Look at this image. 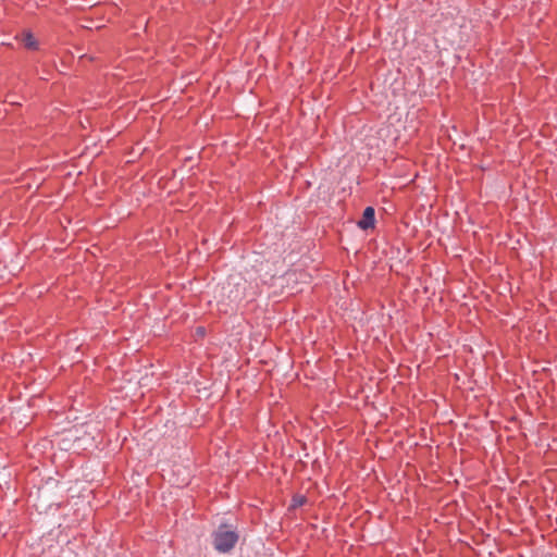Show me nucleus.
<instances>
[{"mask_svg":"<svg viewBox=\"0 0 557 557\" xmlns=\"http://www.w3.org/2000/svg\"><path fill=\"white\" fill-rule=\"evenodd\" d=\"M375 223V211L373 207H367L363 210L362 218L358 221V226L361 230L373 228Z\"/></svg>","mask_w":557,"mask_h":557,"instance_id":"nucleus-3","label":"nucleus"},{"mask_svg":"<svg viewBox=\"0 0 557 557\" xmlns=\"http://www.w3.org/2000/svg\"><path fill=\"white\" fill-rule=\"evenodd\" d=\"M247 296V281L245 278H239L236 283L233 284V288L228 292V299L233 302H239Z\"/></svg>","mask_w":557,"mask_h":557,"instance_id":"nucleus-2","label":"nucleus"},{"mask_svg":"<svg viewBox=\"0 0 557 557\" xmlns=\"http://www.w3.org/2000/svg\"><path fill=\"white\" fill-rule=\"evenodd\" d=\"M197 333H199V334H203V333H205L203 327H198V329H197Z\"/></svg>","mask_w":557,"mask_h":557,"instance_id":"nucleus-6","label":"nucleus"},{"mask_svg":"<svg viewBox=\"0 0 557 557\" xmlns=\"http://www.w3.org/2000/svg\"><path fill=\"white\" fill-rule=\"evenodd\" d=\"M238 534L228 530L226 524H221L213 535V544L216 550L227 553L236 545Z\"/></svg>","mask_w":557,"mask_h":557,"instance_id":"nucleus-1","label":"nucleus"},{"mask_svg":"<svg viewBox=\"0 0 557 557\" xmlns=\"http://www.w3.org/2000/svg\"><path fill=\"white\" fill-rule=\"evenodd\" d=\"M23 42H24L25 47H27V48L34 47L35 41H34V38H33V35L30 32H26L24 34Z\"/></svg>","mask_w":557,"mask_h":557,"instance_id":"nucleus-5","label":"nucleus"},{"mask_svg":"<svg viewBox=\"0 0 557 557\" xmlns=\"http://www.w3.org/2000/svg\"><path fill=\"white\" fill-rule=\"evenodd\" d=\"M308 502V498L305 495L296 494L293 496L290 502V509H296L298 507L304 506Z\"/></svg>","mask_w":557,"mask_h":557,"instance_id":"nucleus-4","label":"nucleus"}]
</instances>
